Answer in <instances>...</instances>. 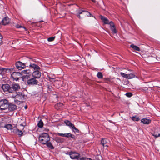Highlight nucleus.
I'll use <instances>...</instances> for the list:
<instances>
[{"mask_svg":"<svg viewBox=\"0 0 160 160\" xmlns=\"http://www.w3.org/2000/svg\"><path fill=\"white\" fill-rule=\"evenodd\" d=\"M100 17L101 19L104 24H109L110 22L107 18L101 15L100 16Z\"/></svg>","mask_w":160,"mask_h":160,"instance_id":"obj_16","label":"nucleus"},{"mask_svg":"<svg viewBox=\"0 0 160 160\" xmlns=\"http://www.w3.org/2000/svg\"><path fill=\"white\" fill-rule=\"evenodd\" d=\"M43 123L42 121V120H40L38 124V127L40 128H42L43 127Z\"/></svg>","mask_w":160,"mask_h":160,"instance_id":"obj_26","label":"nucleus"},{"mask_svg":"<svg viewBox=\"0 0 160 160\" xmlns=\"http://www.w3.org/2000/svg\"><path fill=\"white\" fill-rule=\"evenodd\" d=\"M38 139L41 143L45 144L50 140V138L48 133H44L40 135Z\"/></svg>","mask_w":160,"mask_h":160,"instance_id":"obj_1","label":"nucleus"},{"mask_svg":"<svg viewBox=\"0 0 160 160\" xmlns=\"http://www.w3.org/2000/svg\"><path fill=\"white\" fill-rule=\"evenodd\" d=\"M77 12L78 13L80 14H81L83 12H86V11L82 10H77Z\"/></svg>","mask_w":160,"mask_h":160,"instance_id":"obj_36","label":"nucleus"},{"mask_svg":"<svg viewBox=\"0 0 160 160\" xmlns=\"http://www.w3.org/2000/svg\"><path fill=\"white\" fill-rule=\"evenodd\" d=\"M32 76L35 78H39L41 76V73L38 70H35L32 73Z\"/></svg>","mask_w":160,"mask_h":160,"instance_id":"obj_10","label":"nucleus"},{"mask_svg":"<svg viewBox=\"0 0 160 160\" xmlns=\"http://www.w3.org/2000/svg\"><path fill=\"white\" fill-rule=\"evenodd\" d=\"M48 78L50 79H52L53 80L54 79L53 78H50V77H48Z\"/></svg>","mask_w":160,"mask_h":160,"instance_id":"obj_43","label":"nucleus"},{"mask_svg":"<svg viewBox=\"0 0 160 160\" xmlns=\"http://www.w3.org/2000/svg\"><path fill=\"white\" fill-rule=\"evenodd\" d=\"M130 47L132 48L134 50H136L138 51H140V49L138 46L134 45L133 44H132L130 45Z\"/></svg>","mask_w":160,"mask_h":160,"instance_id":"obj_23","label":"nucleus"},{"mask_svg":"<svg viewBox=\"0 0 160 160\" xmlns=\"http://www.w3.org/2000/svg\"><path fill=\"white\" fill-rule=\"evenodd\" d=\"M132 119L134 121H138L140 120V118L138 117L133 116L132 117Z\"/></svg>","mask_w":160,"mask_h":160,"instance_id":"obj_29","label":"nucleus"},{"mask_svg":"<svg viewBox=\"0 0 160 160\" xmlns=\"http://www.w3.org/2000/svg\"><path fill=\"white\" fill-rule=\"evenodd\" d=\"M77 17L79 18H80V14H79L78 13H77Z\"/></svg>","mask_w":160,"mask_h":160,"instance_id":"obj_41","label":"nucleus"},{"mask_svg":"<svg viewBox=\"0 0 160 160\" xmlns=\"http://www.w3.org/2000/svg\"><path fill=\"white\" fill-rule=\"evenodd\" d=\"M25 109H26L27 108V106H26L25 107Z\"/></svg>","mask_w":160,"mask_h":160,"instance_id":"obj_44","label":"nucleus"},{"mask_svg":"<svg viewBox=\"0 0 160 160\" xmlns=\"http://www.w3.org/2000/svg\"><path fill=\"white\" fill-rule=\"evenodd\" d=\"M38 82V80L33 78L30 79L27 81V83L28 85H34L37 84Z\"/></svg>","mask_w":160,"mask_h":160,"instance_id":"obj_9","label":"nucleus"},{"mask_svg":"<svg viewBox=\"0 0 160 160\" xmlns=\"http://www.w3.org/2000/svg\"><path fill=\"white\" fill-rule=\"evenodd\" d=\"M30 74L23 75L22 77V80L23 81H25L26 79H28L30 78Z\"/></svg>","mask_w":160,"mask_h":160,"instance_id":"obj_24","label":"nucleus"},{"mask_svg":"<svg viewBox=\"0 0 160 160\" xmlns=\"http://www.w3.org/2000/svg\"><path fill=\"white\" fill-rule=\"evenodd\" d=\"M24 28V29H25L26 30V28Z\"/></svg>","mask_w":160,"mask_h":160,"instance_id":"obj_46","label":"nucleus"},{"mask_svg":"<svg viewBox=\"0 0 160 160\" xmlns=\"http://www.w3.org/2000/svg\"><path fill=\"white\" fill-rule=\"evenodd\" d=\"M8 101L6 99H3L0 101V110H5L8 108Z\"/></svg>","mask_w":160,"mask_h":160,"instance_id":"obj_2","label":"nucleus"},{"mask_svg":"<svg viewBox=\"0 0 160 160\" xmlns=\"http://www.w3.org/2000/svg\"><path fill=\"white\" fill-rule=\"evenodd\" d=\"M97 76L99 78H103V75L101 72H98L97 74Z\"/></svg>","mask_w":160,"mask_h":160,"instance_id":"obj_32","label":"nucleus"},{"mask_svg":"<svg viewBox=\"0 0 160 160\" xmlns=\"http://www.w3.org/2000/svg\"><path fill=\"white\" fill-rule=\"evenodd\" d=\"M67 155L70 156V158L72 159L78 160L80 157V154L75 151H71L69 152L66 153Z\"/></svg>","mask_w":160,"mask_h":160,"instance_id":"obj_3","label":"nucleus"},{"mask_svg":"<svg viewBox=\"0 0 160 160\" xmlns=\"http://www.w3.org/2000/svg\"><path fill=\"white\" fill-rule=\"evenodd\" d=\"M110 25V29L112 32V33L113 34L116 33H117V31L116 29L115 26L112 21L110 22L109 23Z\"/></svg>","mask_w":160,"mask_h":160,"instance_id":"obj_12","label":"nucleus"},{"mask_svg":"<svg viewBox=\"0 0 160 160\" xmlns=\"http://www.w3.org/2000/svg\"><path fill=\"white\" fill-rule=\"evenodd\" d=\"M93 2H95V1L94 0H91Z\"/></svg>","mask_w":160,"mask_h":160,"instance_id":"obj_45","label":"nucleus"},{"mask_svg":"<svg viewBox=\"0 0 160 160\" xmlns=\"http://www.w3.org/2000/svg\"><path fill=\"white\" fill-rule=\"evenodd\" d=\"M63 105V104L61 102H59L57 103L55 106L56 108L57 107H58L60 108L61 107H62Z\"/></svg>","mask_w":160,"mask_h":160,"instance_id":"obj_34","label":"nucleus"},{"mask_svg":"<svg viewBox=\"0 0 160 160\" xmlns=\"http://www.w3.org/2000/svg\"><path fill=\"white\" fill-rule=\"evenodd\" d=\"M16 27L17 28H20L22 27V26L21 25H16Z\"/></svg>","mask_w":160,"mask_h":160,"instance_id":"obj_40","label":"nucleus"},{"mask_svg":"<svg viewBox=\"0 0 160 160\" xmlns=\"http://www.w3.org/2000/svg\"><path fill=\"white\" fill-rule=\"evenodd\" d=\"M10 20L9 18L8 17H5L2 21V24L4 25H6L8 24Z\"/></svg>","mask_w":160,"mask_h":160,"instance_id":"obj_18","label":"nucleus"},{"mask_svg":"<svg viewBox=\"0 0 160 160\" xmlns=\"http://www.w3.org/2000/svg\"><path fill=\"white\" fill-rule=\"evenodd\" d=\"M128 71H131V70H130H130H128Z\"/></svg>","mask_w":160,"mask_h":160,"instance_id":"obj_47","label":"nucleus"},{"mask_svg":"<svg viewBox=\"0 0 160 160\" xmlns=\"http://www.w3.org/2000/svg\"><path fill=\"white\" fill-rule=\"evenodd\" d=\"M29 67L31 68H33L34 70H38L40 69L39 67L34 64L31 63L29 65Z\"/></svg>","mask_w":160,"mask_h":160,"instance_id":"obj_17","label":"nucleus"},{"mask_svg":"<svg viewBox=\"0 0 160 160\" xmlns=\"http://www.w3.org/2000/svg\"><path fill=\"white\" fill-rule=\"evenodd\" d=\"M57 135L63 137H65L68 138H74L75 136L74 135H72L70 133H57Z\"/></svg>","mask_w":160,"mask_h":160,"instance_id":"obj_8","label":"nucleus"},{"mask_svg":"<svg viewBox=\"0 0 160 160\" xmlns=\"http://www.w3.org/2000/svg\"><path fill=\"white\" fill-rule=\"evenodd\" d=\"M11 75V77L12 78L13 80L16 81L18 80L19 78L22 76L21 73L18 72H13Z\"/></svg>","mask_w":160,"mask_h":160,"instance_id":"obj_6","label":"nucleus"},{"mask_svg":"<svg viewBox=\"0 0 160 160\" xmlns=\"http://www.w3.org/2000/svg\"><path fill=\"white\" fill-rule=\"evenodd\" d=\"M101 144L104 147H106L107 148L108 147V145H107V140L103 138L102 140Z\"/></svg>","mask_w":160,"mask_h":160,"instance_id":"obj_21","label":"nucleus"},{"mask_svg":"<svg viewBox=\"0 0 160 160\" xmlns=\"http://www.w3.org/2000/svg\"><path fill=\"white\" fill-rule=\"evenodd\" d=\"M85 12H87L88 13V14H87V16H90V17L92 15L89 12H88V11H86Z\"/></svg>","mask_w":160,"mask_h":160,"instance_id":"obj_39","label":"nucleus"},{"mask_svg":"<svg viewBox=\"0 0 160 160\" xmlns=\"http://www.w3.org/2000/svg\"><path fill=\"white\" fill-rule=\"evenodd\" d=\"M2 88L3 91L6 93H12L13 92L11 87H10L9 84H3L2 86Z\"/></svg>","mask_w":160,"mask_h":160,"instance_id":"obj_4","label":"nucleus"},{"mask_svg":"<svg viewBox=\"0 0 160 160\" xmlns=\"http://www.w3.org/2000/svg\"><path fill=\"white\" fill-rule=\"evenodd\" d=\"M64 122L67 126H68L70 128H71L72 127H73V124L68 120H65Z\"/></svg>","mask_w":160,"mask_h":160,"instance_id":"obj_22","label":"nucleus"},{"mask_svg":"<svg viewBox=\"0 0 160 160\" xmlns=\"http://www.w3.org/2000/svg\"><path fill=\"white\" fill-rule=\"evenodd\" d=\"M47 146L51 149H53L54 148V147L51 142H47L46 144Z\"/></svg>","mask_w":160,"mask_h":160,"instance_id":"obj_25","label":"nucleus"},{"mask_svg":"<svg viewBox=\"0 0 160 160\" xmlns=\"http://www.w3.org/2000/svg\"><path fill=\"white\" fill-rule=\"evenodd\" d=\"M54 140L58 143H62L64 141L63 138L59 137H56L54 138Z\"/></svg>","mask_w":160,"mask_h":160,"instance_id":"obj_19","label":"nucleus"},{"mask_svg":"<svg viewBox=\"0 0 160 160\" xmlns=\"http://www.w3.org/2000/svg\"><path fill=\"white\" fill-rule=\"evenodd\" d=\"M17 108L16 106L14 104H13L11 103H9L8 104V108L6 109V111H4L5 113H8L9 112H12L16 110Z\"/></svg>","mask_w":160,"mask_h":160,"instance_id":"obj_5","label":"nucleus"},{"mask_svg":"<svg viewBox=\"0 0 160 160\" xmlns=\"http://www.w3.org/2000/svg\"><path fill=\"white\" fill-rule=\"evenodd\" d=\"M12 132L13 133L17 134L20 136H21L23 134V132L22 130H19L16 128H14L12 129Z\"/></svg>","mask_w":160,"mask_h":160,"instance_id":"obj_11","label":"nucleus"},{"mask_svg":"<svg viewBox=\"0 0 160 160\" xmlns=\"http://www.w3.org/2000/svg\"><path fill=\"white\" fill-rule=\"evenodd\" d=\"M153 136L156 138L160 136V129L159 128H156L154 129V131L152 132Z\"/></svg>","mask_w":160,"mask_h":160,"instance_id":"obj_13","label":"nucleus"},{"mask_svg":"<svg viewBox=\"0 0 160 160\" xmlns=\"http://www.w3.org/2000/svg\"><path fill=\"white\" fill-rule=\"evenodd\" d=\"M55 38V36L49 38H48V40L49 42H52L54 40Z\"/></svg>","mask_w":160,"mask_h":160,"instance_id":"obj_33","label":"nucleus"},{"mask_svg":"<svg viewBox=\"0 0 160 160\" xmlns=\"http://www.w3.org/2000/svg\"><path fill=\"white\" fill-rule=\"evenodd\" d=\"M126 96L128 97H130L132 95V94L131 92H127L126 93Z\"/></svg>","mask_w":160,"mask_h":160,"instance_id":"obj_37","label":"nucleus"},{"mask_svg":"<svg viewBox=\"0 0 160 160\" xmlns=\"http://www.w3.org/2000/svg\"><path fill=\"white\" fill-rule=\"evenodd\" d=\"M26 123L24 122L23 123L20 124V126L24 127L26 126Z\"/></svg>","mask_w":160,"mask_h":160,"instance_id":"obj_38","label":"nucleus"},{"mask_svg":"<svg viewBox=\"0 0 160 160\" xmlns=\"http://www.w3.org/2000/svg\"><path fill=\"white\" fill-rule=\"evenodd\" d=\"M120 75L123 77L128 79V74L122 72H120Z\"/></svg>","mask_w":160,"mask_h":160,"instance_id":"obj_27","label":"nucleus"},{"mask_svg":"<svg viewBox=\"0 0 160 160\" xmlns=\"http://www.w3.org/2000/svg\"><path fill=\"white\" fill-rule=\"evenodd\" d=\"M141 122L144 124H148L151 122V120L146 118H143L141 120Z\"/></svg>","mask_w":160,"mask_h":160,"instance_id":"obj_15","label":"nucleus"},{"mask_svg":"<svg viewBox=\"0 0 160 160\" xmlns=\"http://www.w3.org/2000/svg\"><path fill=\"white\" fill-rule=\"evenodd\" d=\"M78 160H92L90 158H86L85 157H82L81 158H79Z\"/></svg>","mask_w":160,"mask_h":160,"instance_id":"obj_31","label":"nucleus"},{"mask_svg":"<svg viewBox=\"0 0 160 160\" xmlns=\"http://www.w3.org/2000/svg\"><path fill=\"white\" fill-rule=\"evenodd\" d=\"M73 129V130L74 132H79V130L76 127H75L74 125H73V127H71Z\"/></svg>","mask_w":160,"mask_h":160,"instance_id":"obj_35","label":"nucleus"},{"mask_svg":"<svg viewBox=\"0 0 160 160\" xmlns=\"http://www.w3.org/2000/svg\"><path fill=\"white\" fill-rule=\"evenodd\" d=\"M31 71L29 69H28L22 71L21 74V75H22L23 76L24 74H31Z\"/></svg>","mask_w":160,"mask_h":160,"instance_id":"obj_20","label":"nucleus"},{"mask_svg":"<svg viewBox=\"0 0 160 160\" xmlns=\"http://www.w3.org/2000/svg\"><path fill=\"white\" fill-rule=\"evenodd\" d=\"M8 70V71H9V70H10V69H8V68H7V69H5V68H4V69H3V71H4V70Z\"/></svg>","mask_w":160,"mask_h":160,"instance_id":"obj_42","label":"nucleus"},{"mask_svg":"<svg viewBox=\"0 0 160 160\" xmlns=\"http://www.w3.org/2000/svg\"><path fill=\"white\" fill-rule=\"evenodd\" d=\"M128 79H131L135 77V75L133 73H131L129 74H128Z\"/></svg>","mask_w":160,"mask_h":160,"instance_id":"obj_28","label":"nucleus"},{"mask_svg":"<svg viewBox=\"0 0 160 160\" xmlns=\"http://www.w3.org/2000/svg\"><path fill=\"white\" fill-rule=\"evenodd\" d=\"M12 126L10 124H8L6 125L5 127L8 129H12Z\"/></svg>","mask_w":160,"mask_h":160,"instance_id":"obj_30","label":"nucleus"},{"mask_svg":"<svg viewBox=\"0 0 160 160\" xmlns=\"http://www.w3.org/2000/svg\"><path fill=\"white\" fill-rule=\"evenodd\" d=\"M13 91H14L18 90L20 88V87L19 84L15 82H13L12 84L11 87Z\"/></svg>","mask_w":160,"mask_h":160,"instance_id":"obj_14","label":"nucleus"},{"mask_svg":"<svg viewBox=\"0 0 160 160\" xmlns=\"http://www.w3.org/2000/svg\"><path fill=\"white\" fill-rule=\"evenodd\" d=\"M16 66L18 69L20 70L26 67L25 64L20 61H18L16 63Z\"/></svg>","mask_w":160,"mask_h":160,"instance_id":"obj_7","label":"nucleus"}]
</instances>
